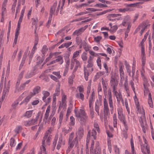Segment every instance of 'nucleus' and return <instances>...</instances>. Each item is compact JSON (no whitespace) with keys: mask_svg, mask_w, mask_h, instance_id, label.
I'll list each match as a JSON object with an SVG mask.
<instances>
[{"mask_svg":"<svg viewBox=\"0 0 154 154\" xmlns=\"http://www.w3.org/2000/svg\"><path fill=\"white\" fill-rule=\"evenodd\" d=\"M74 113L80 124L82 125H85L88 122L89 118L85 110L83 109H75Z\"/></svg>","mask_w":154,"mask_h":154,"instance_id":"obj_1","label":"nucleus"},{"mask_svg":"<svg viewBox=\"0 0 154 154\" xmlns=\"http://www.w3.org/2000/svg\"><path fill=\"white\" fill-rule=\"evenodd\" d=\"M107 98L108 100L110 108V111L111 113L113 111L114 107L113 106V102L112 98V93L110 90L108 91Z\"/></svg>","mask_w":154,"mask_h":154,"instance_id":"obj_2","label":"nucleus"},{"mask_svg":"<svg viewBox=\"0 0 154 154\" xmlns=\"http://www.w3.org/2000/svg\"><path fill=\"white\" fill-rule=\"evenodd\" d=\"M150 24L149 23V21L148 20H146L142 22L138 26L137 28L136 29L135 32H138L141 29V27H145V28H147L150 26Z\"/></svg>","mask_w":154,"mask_h":154,"instance_id":"obj_3","label":"nucleus"},{"mask_svg":"<svg viewBox=\"0 0 154 154\" xmlns=\"http://www.w3.org/2000/svg\"><path fill=\"white\" fill-rule=\"evenodd\" d=\"M144 140L145 143L143 144V146L141 147V151L144 154H150L149 148L147 146L146 142V140L145 138L144 139Z\"/></svg>","mask_w":154,"mask_h":154,"instance_id":"obj_4","label":"nucleus"},{"mask_svg":"<svg viewBox=\"0 0 154 154\" xmlns=\"http://www.w3.org/2000/svg\"><path fill=\"white\" fill-rule=\"evenodd\" d=\"M118 118L120 121L125 119V116L123 114L122 109L121 107H119L117 109Z\"/></svg>","mask_w":154,"mask_h":154,"instance_id":"obj_5","label":"nucleus"},{"mask_svg":"<svg viewBox=\"0 0 154 154\" xmlns=\"http://www.w3.org/2000/svg\"><path fill=\"white\" fill-rule=\"evenodd\" d=\"M103 105L104 114L106 115H108V112H109V109L106 97L103 99Z\"/></svg>","mask_w":154,"mask_h":154,"instance_id":"obj_6","label":"nucleus"},{"mask_svg":"<svg viewBox=\"0 0 154 154\" xmlns=\"http://www.w3.org/2000/svg\"><path fill=\"white\" fill-rule=\"evenodd\" d=\"M124 66L122 65L119 66V72L120 77V82L122 83L123 81L125 79V73L123 71Z\"/></svg>","mask_w":154,"mask_h":154,"instance_id":"obj_7","label":"nucleus"},{"mask_svg":"<svg viewBox=\"0 0 154 154\" xmlns=\"http://www.w3.org/2000/svg\"><path fill=\"white\" fill-rule=\"evenodd\" d=\"M86 26H85L84 27H82L79 29L75 30L73 33V35H76L78 36L81 35L86 29Z\"/></svg>","mask_w":154,"mask_h":154,"instance_id":"obj_8","label":"nucleus"},{"mask_svg":"<svg viewBox=\"0 0 154 154\" xmlns=\"http://www.w3.org/2000/svg\"><path fill=\"white\" fill-rule=\"evenodd\" d=\"M131 17L129 15H127L125 16L122 22V24L123 26H126V24L131 23Z\"/></svg>","mask_w":154,"mask_h":154,"instance_id":"obj_9","label":"nucleus"},{"mask_svg":"<svg viewBox=\"0 0 154 154\" xmlns=\"http://www.w3.org/2000/svg\"><path fill=\"white\" fill-rule=\"evenodd\" d=\"M110 85L112 89L116 88L118 86V82L116 81L114 78L111 77L110 80Z\"/></svg>","mask_w":154,"mask_h":154,"instance_id":"obj_10","label":"nucleus"},{"mask_svg":"<svg viewBox=\"0 0 154 154\" xmlns=\"http://www.w3.org/2000/svg\"><path fill=\"white\" fill-rule=\"evenodd\" d=\"M102 102L101 100H97L95 103V109L96 112L97 113L98 115H99V107L102 105Z\"/></svg>","mask_w":154,"mask_h":154,"instance_id":"obj_11","label":"nucleus"},{"mask_svg":"<svg viewBox=\"0 0 154 154\" xmlns=\"http://www.w3.org/2000/svg\"><path fill=\"white\" fill-rule=\"evenodd\" d=\"M51 107L50 106H48L46 109L45 113L43 118V121L45 123L47 122V119H48L49 114L50 111Z\"/></svg>","mask_w":154,"mask_h":154,"instance_id":"obj_12","label":"nucleus"},{"mask_svg":"<svg viewBox=\"0 0 154 154\" xmlns=\"http://www.w3.org/2000/svg\"><path fill=\"white\" fill-rule=\"evenodd\" d=\"M77 137L78 136L79 139L81 138L84 135V129L82 127H80L78 128V131L76 133Z\"/></svg>","mask_w":154,"mask_h":154,"instance_id":"obj_13","label":"nucleus"},{"mask_svg":"<svg viewBox=\"0 0 154 154\" xmlns=\"http://www.w3.org/2000/svg\"><path fill=\"white\" fill-rule=\"evenodd\" d=\"M57 4V2H55L51 7L49 12V15L51 17V16H52L53 14L54 13Z\"/></svg>","mask_w":154,"mask_h":154,"instance_id":"obj_14","label":"nucleus"},{"mask_svg":"<svg viewBox=\"0 0 154 154\" xmlns=\"http://www.w3.org/2000/svg\"><path fill=\"white\" fill-rule=\"evenodd\" d=\"M101 82L103 88V90L104 93L106 92L107 86L108 85L107 82L106 80H104L103 78L101 79Z\"/></svg>","mask_w":154,"mask_h":154,"instance_id":"obj_15","label":"nucleus"},{"mask_svg":"<svg viewBox=\"0 0 154 154\" xmlns=\"http://www.w3.org/2000/svg\"><path fill=\"white\" fill-rule=\"evenodd\" d=\"M93 57H92L91 55L90 56L88 60L87 63L88 64L87 66V68H91L93 66Z\"/></svg>","mask_w":154,"mask_h":154,"instance_id":"obj_16","label":"nucleus"},{"mask_svg":"<svg viewBox=\"0 0 154 154\" xmlns=\"http://www.w3.org/2000/svg\"><path fill=\"white\" fill-rule=\"evenodd\" d=\"M74 61L75 62V65L74 68V69L72 72V73H73L75 72L77 70L78 67L80 68L81 67V64L80 63V62L76 58L74 59Z\"/></svg>","mask_w":154,"mask_h":154,"instance_id":"obj_17","label":"nucleus"},{"mask_svg":"<svg viewBox=\"0 0 154 154\" xmlns=\"http://www.w3.org/2000/svg\"><path fill=\"white\" fill-rule=\"evenodd\" d=\"M74 137V133L73 132H72L69 135V137L68 139V141H76L77 143L78 142L77 140V136H76L74 139L73 138Z\"/></svg>","mask_w":154,"mask_h":154,"instance_id":"obj_18","label":"nucleus"},{"mask_svg":"<svg viewBox=\"0 0 154 154\" xmlns=\"http://www.w3.org/2000/svg\"><path fill=\"white\" fill-rule=\"evenodd\" d=\"M83 70L85 79L86 81H88V76L89 75V71H90V70L87 69L85 66H84L83 68Z\"/></svg>","mask_w":154,"mask_h":154,"instance_id":"obj_19","label":"nucleus"},{"mask_svg":"<svg viewBox=\"0 0 154 154\" xmlns=\"http://www.w3.org/2000/svg\"><path fill=\"white\" fill-rule=\"evenodd\" d=\"M40 89L41 88L39 86H36L33 89V92L31 94L33 96L36 94L38 93L40 91Z\"/></svg>","mask_w":154,"mask_h":154,"instance_id":"obj_20","label":"nucleus"},{"mask_svg":"<svg viewBox=\"0 0 154 154\" xmlns=\"http://www.w3.org/2000/svg\"><path fill=\"white\" fill-rule=\"evenodd\" d=\"M76 141H68V143L69 146L68 147V149L66 150L67 152H69L74 146L75 143Z\"/></svg>","mask_w":154,"mask_h":154,"instance_id":"obj_21","label":"nucleus"},{"mask_svg":"<svg viewBox=\"0 0 154 154\" xmlns=\"http://www.w3.org/2000/svg\"><path fill=\"white\" fill-rule=\"evenodd\" d=\"M91 137L92 140H95L97 138V132L94 129H93L91 131Z\"/></svg>","mask_w":154,"mask_h":154,"instance_id":"obj_22","label":"nucleus"},{"mask_svg":"<svg viewBox=\"0 0 154 154\" xmlns=\"http://www.w3.org/2000/svg\"><path fill=\"white\" fill-rule=\"evenodd\" d=\"M75 76V75L72 73V74L68 78V82L70 86H72L73 84V79H74Z\"/></svg>","mask_w":154,"mask_h":154,"instance_id":"obj_23","label":"nucleus"},{"mask_svg":"<svg viewBox=\"0 0 154 154\" xmlns=\"http://www.w3.org/2000/svg\"><path fill=\"white\" fill-rule=\"evenodd\" d=\"M56 61L57 62H58L59 64H62L63 62V57L62 55H59L58 56L56 59Z\"/></svg>","mask_w":154,"mask_h":154,"instance_id":"obj_24","label":"nucleus"},{"mask_svg":"<svg viewBox=\"0 0 154 154\" xmlns=\"http://www.w3.org/2000/svg\"><path fill=\"white\" fill-rule=\"evenodd\" d=\"M125 64L127 72L128 73L129 75L131 76V70L129 64L127 63L126 61L125 62Z\"/></svg>","mask_w":154,"mask_h":154,"instance_id":"obj_25","label":"nucleus"},{"mask_svg":"<svg viewBox=\"0 0 154 154\" xmlns=\"http://www.w3.org/2000/svg\"><path fill=\"white\" fill-rule=\"evenodd\" d=\"M113 126L114 127L116 128L117 127V119L116 115V113H114L113 116Z\"/></svg>","mask_w":154,"mask_h":154,"instance_id":"obj_26","label":"nucleus"},{"mask_svg":"<svg viewBox=\"0 0 154 154\" xmlns=\"http://www.w3.org/2000/svg\"><path fill=\"white\" fill-rule=\"evenodd\" d=\"M33 112V110L27 111L23 116L27 118H29L32 116Z\"/></svg>","mask_w":154,"mask_h":154,"instance_id":"obj_27","label":"nucleus"},{"mask_svg":"<svg viewBox=\"0 0 154 154\" xmlns=\"http://www.w3.org/2000/svg\"><path fill=\"white\" fill-rule=\"evenodd\" d=\"M63 143V138L62 137H60L59 139V140L58 144L57 146V149L59 150L62 144Z\"/></svg>","mask_w":154,"mask_h":154,"instance_id":"obj_28","label":"nucleus"},{"mask_svg":"<svg viewBox=\"0 0 154 154\" xmlns=\"http://www.w3.org/2000/svg\"><path fill=\"white\" fill-rule=\"evenodd\" d=\"M124 86L125 89L127 93L128 94V95L129 96V87L128 86V80H127V79H126L125 81V82L124 84Z\"/></svg>","mask_w":154,"mask_h":154,"instance_id":"obj_29","label":"nucleus"},{"mask_svg":"<svg viewBox=\"0 0 154 154\" xmlns=\"http://www.w3.org/2000/svg\"><path fill=\"white\" fill-rule=\"evenodd\" d=\"M70 121L69 125L70 126L74 125L75 123V118L72 116H71L70 117Z\"/></svg>","mask_w":154,"mask_h":154,"instance_id":"obj_30","label":"nucleus"},{"mask_svg":"<svg viewBox=\"0 0 154 154\" xmlns=\"http://www.w3.org/2000/svg\"><path fill=\"white\" fill-rule=\"evenodd\" d=\"M42 94L43 95V96L42 97V100L43 101H45L46 98L50 95V93L47 91H43Z\"/></svg>","mask_w":154,"mask_h":154,"instance_id":"obj_31","label":"nucleus"},{"mask_svg":"<svg viewBox=\"0 0 154 154\" xmlns=\"http://www.w3.org/2000/svg\"><path fill=\"white\" fill-rule=\"evenodd\" d=\"M75 96L77 98L81 99L82 101L84 100V95L82 93H77L75 94Z\"/></svg>","mask_w":154,"mask_h":154,"instance_id":"obj_32","label":"nucleus"},{"mask_svg":"<svg viewBox=\"0 0 154 154\" xmlns=\"http://www.w3.org/2000/svg\"><path fill=\"white\" fill-rule=\"evenodd\" d=\"M16 140L13 137H11L10 139V146L11 147H14L16 145Z\"/></svg>","mask_w":154,"mask_h":154,"instance_id":"obj_33","label":"nucleus"},{"mask_svg":"<svg viewBox=\"0 0 154 154\" xmlns=\"http://www.w3.org/2000/svg\"><path fill=\"white\" fill-rule=\"evenodd\" d=\"M102 58L101 57H98L97 60V63L98 66L99 67L100 69H101V59Z\"/></svg>","mask_w":154,"mask_h":154,"instance_id":"obj_34","label":"nucleus"},{"mask_svg":"<svg viewBox=\"0 0 154 154\" xmlns=\"http://www.w3.org/2000/svg\"><path fill=\"white\" fill-rule=\"evenodd\" d=\"M149 31H148L144 35L143 38L142 40L141 43L140 44V45H144L143 44H144V42L145 41L147 37L149 34Z\"/></svg>","mask_w":154,"mask_h":154,"instance_id":"obj_35","label":"nucleus"},{"mask_svg":"<svg viewBox=\"0 0 154 154\" xmlns=\"http://www.w3.org/2000/svg\"><path fill=\"white\" fill-rule=\"evenodd\" d=\"M87 53L86 52H83L81 56V58L83 61H86L87 60Z\"/></svg>","mask_w":154,"mask_h":154,"instance_id":"obj_36","label":"nucleus"},{"mask_svg":"<svg viewBox=\"0 0 154 154\" xmlns=\"http://www.w3.org/2000/svg\"><path fill=\"white\" fill-rule=\"evenodd\" d=\"M35 75L34 72L33 71L28 72L25 76L26 79L30 78Z\"/></svg>","mask_w":154,"mask_h":154,"instance_id":"obj_37","label":"nucleus"},{"mask_svg":"<svg viewBox=\"0 0 154 154\" xmlns=\"http://www.w3.org/2000/svg\"><path fill=\"white\" fill-rule=\"evenodd\" d=\"M116 97L117 99V101L118 103H119L120 102V100L123 99L122 96L121 92H119V94H118Z\"/></svg>","mask_w":154,"mask_h":154,"instance_id":"obj_38","label":"nucleus"},{"mask_svg":"<svg viewBox=\"0 0 154 154\" xmlns=\"http://www.w3.org/2000/svg\"><path fill=\"white\" fill-rule=\"evenodd\" d=\"M32 96L33 95L31 94L29 95L23 100V102H24L26 104H27Z\"/></svg>","mask_w":154,"mask_h":154,"instance_id":"obj_39","label":"nucleus"},{"mask_svg":"<svg viewBox=\"0 0 154 154\" xmlns=\"http://www.w3.org/2000/svg\"><path fill=\"white\" fill-rule=\"evenodd\" d=\"M81 50L76 51L73 54L72 58L74 59L75 58L79 56V54L81 53Z\"/></svg>","mask_w":154,"mask_h":154,"instance_id":"obj_40","label":"nucleus"},{"mask_svg":"<svg viewBox=\"0 0 154 154\" xmlns=\"http://www.w3.org/2000/svg\"><path fill=\"white\" fill-rule=\"evenodd\" d=\"M141 126L142 128V130L144 133H145L146 132V130L147 127V125L145 124V125L143 123V121H142V122L141 123Z\"/></svg>","mask_w":154,"mask_h":154,"instance_id":"obj_41","label":"nucleus"},{"mask_svg":"<svg viewBox=\"0 0 154 154\" xmlns=\"http://www.w3.org/2000/svg\"><path fill=\"white\" fill-rule=\"evenodd\" d=\"M48 50V48L47 47V46L45 45L43 46L42 48V52L43 54V56L45 53L47 52Z\"/></svg>","mask_w":154,"mask_h":154,"instance_id":"obj_42","label":"nucleus"},{"mask_svg":"<svg viewBox=\"0 0 154 154\" xmlns=\"http://www.w3.org/2000/svg\"><path fill=\"white\" fill-rule=\"evenodd\" d=\"M125 107L127 111L128 112V115H129L130 113V111L129 108L128 107V100L127 98H125Z\"/></svg>","mask_w":154,"mask_h":154,"instance_id":"obj_43","label":"nucleus"},{"mask_svg":"<svg viewBox=\"0 0 154 154\" xmlns=\"http://www.w3.org/2000/svg\"><path fill=\"white\" fill-rule=\"evenodd\" d=\"M32 122L30 120L28 121H24L23 123L25 126L27 127L32 125Z\"/></svg>","mask_w":154,"mask_h":154,"instance_id":"obj_44","label":"nucleus"},{"mask_svg":"<svg viewBox=\"0 0 154 154\" xmlns=\"http://www.w3.org/2000/svg\"><path fill=\"white\" fill-rule=\"evenodd\" d=\"M95 99V93L94 91L92 92L91 96H90V98L89 100V102L93 103Z\"/></svg>","mask_w":154,"mask_h":154,"instance_id":"obj_45","label":"nucleus"},{"mask_svg":"<svg viewBox=\"0 0 154 154\" xmlns=\"http://www.w3.org/2000/svg\"><path fill=\"white\" fill-rule=\"evenodd\" d=\"M129 10V9L127 8H120L118 9V10L119 12L122 13H125L126 12L128 11Z\"/></svg>","mask_w":154,"mask_h":154,"instance_id":"obj_46","label":"nucleus"},{"mask_svg":"<svg viewBox=\"0 0 154 154\" xmlns=\"http://www.w3.org/2000/svg\"><path fill=\"white\" fill-rule=\"evenodd\" d=\"M63 113L62 112H61L60 113L59 120V124L60 125H61L63 119Z\"/></svg>","mask_w":154,"mask_h":154,"instance_id":"obj_47","label":"nucleus"},{"mask_svg":"<svg viewBox=\"0 0 154 154\" xmlns=\"http://www.w3.org/2000/svg\"><path fill=\"white\" fill-rule=\"evenodd\" d=\"M150 36H149L148 37V39H149V47H148V49H149V53H150L151 50L152 48V43L151 42V41L150 40Z\"/></svg>","mask_w":154,"mask_h":154,"instance_id":"obj_48","label":"nucleus"},{"mask_svg":"<svg viewBox=\"0 0 154 154\" xmlns=\"http://www.w3.org/2000/svg\"><path fill=\"white\" fill-rule=\"evenodd\" d=\"M83 47L86 52L89 51L90 48H91L86 42H85L84 44L83 45Z\"/></svg>","mask_w":154,"mask_h":154,"instance_id":"obj_49","label":"nucleus"},{"mask_svg":"<svg viewBox=\"0 0 154 154\" xmlns=\"http://www.w3.org/2000/svg\"><path fill=\"white\" fill-rule=\"evenodd\" d=\"M91 131H89L86 137V143H89L90 139L91 138Z\"/></svg>","mask_w":154,"mask_h":154,"instance_id":"obj_50","label":"nucleus"},{"mask_svg":"<svg viewBox=\"0 0 154 154\" xmlns=\"http://www.w3.org/2000/svg\"><path fill=\"white\" fill-rule=\"evenodd\" d=\"M19 102L18 100H15L11 105V107L13 109H15L18 104Z\"/></svg>","mask_w":154,"mask_h":154,"instance_id":"obj_51","label":"nucleus"},{"mask_svg":"<svg viewBox=\"0 0 154 154\" xmlns=\"http://www.w3.org/2000/svg\"><path fill=\"white\" fill-rule=\"evenodd\" d=\"M68 128V129L64 128L63 129V131L64 132L65 134H67L72 131V126L69 127Z\"/></svg>","mask_w":154,"mask_h":154,"instance_id":"obj_52","label":"nucleus"},{"mask_svg":"<svg viewBox=\"0 0 154 154\" xmlns=\"http://www.w3.org/2000/svg\"><path fill=\"white\" fill-rule=\"evenodd\" d=\"M62 103H60V105L59 106L58 109V111H59V110H60V109L63 106H65L66 105V101L64 100H62Z\"/></svg>","mask_w":154,"mask_h":154,"instance_id":"obj_53","label":"nucleus"},{"mask_svg":"<svg viewBox=\"0 0 154 154\" xmlns=\"http://www.w3.org/2000/svg\"><path fill=\"white\" fill-rule=\"evenodd\" d=\"M94 128H95L96 130L98 132L100 133V130L99 126L97 122H94Z\"/></svg>","mask_w":154,"mask_h":154,"instance_id":"obj_54","label":"nucleus"},{"mask_svg":"<svg viewBox=\"0 0 154 154\" xmlns=\"http://www.w3.org/2000/svg\"><path fill=\"white\" fill-rule=\"evenodd\" d=\"M131 151L132 152V154H134V144L133 141V139L131 138Z\"/></svg>","mask_w":154,"mask_h":154,"instance_id":"obj_55","label":"nucleus"},{"mask_svg":"<svg viewBox=\"0 0 154 154\" xmlns=\"http://www.w3.org/2000/svg\"><path fill=\"white\" fill-rule=\"evenodd\" d=\"M141 66H144L146 62V57L145 56H141Z\"/></svg>","mask_w":154,"mask_h":154,"instance_id":"obj_56","label":"nucleus"},{"mask_svg":"<svg viewBox=\"0 0 154 154\" xmlns=\"http://www.w3.org/2000/svg\"><path fill=\"white\" fill-rule=\"evenodd\" d=\"M52 74L56 76L58 79H60L61 77V76L60 75V71L53 72H52Z\"/></svg>","mask_w":154,"mask_h":154,"instance_id":"obj_57","label":"nucleus"},{"mask_svg":"<svg viewBox=\"0 0 154 154\" xmlns=\"http://www.w3.org/2000/svg\"><path fill=\"white\" fill-rule=\"evenodd\" d=\"M20 82V80L19 79H17V81L16 82V86H15V92H16L17 91H18V86Z\"/></svg>","mask_w":154,"mask_h":154,"instance_id":"obj_58","label":"nucleus"},{"mask_svg":"<svg viewBox=\"0 0 154 154\" xmlns=\"http://www.w3.org/2000/svg\"><path fill=\"white\" fill-rule=\"evenodd\" d=\"M102 38L101 36H98L96 37H94V40L95 42H98L102 39Z\"/></svg>","mask_w":154,"mask_h":154,"instance_id":"obj_59","label":"nucleus"},{"mask_svg":"<svg viewBox=\"0 0 154 154\" xmlns=\"http://www.w3.org/2000/svg\"><path fill=\"white\" fill-rule=\"evenodd\" d=\"M141 46V56H145V50L144 45Z\"/></svg>","mask_w":154,"mask_h":154,"instance_id":"obj_60","label":"nucleus"},{"mask_svg":"<svg viewBox=\"0 0 154 154\" xmlns=\"http://www.w3.org/2000/svg\"><path fill=\"white\" fill-rule=\"evenodd\" d=\"M130 84L133 91L134 92V93L135 94V88L134 87V83L132 80H131Z\"/></svg>","mask_w":154,"mask_h":154,"instance_id":"obj_61","label":"nucleus"},{"mask_svg":"<svg viewBox=\"0 0 154 154\" xmlns=\"http://www.w3.org/2000/svg\"><path fill=\"white\" fill-rule=\"evenodd\" d=\"M118 27L117 25L113 26L111 28L109 31L112 32H115L116 31Z\"/></svg>","mask_w":154,"mask_h":154,"instance_id":"obj_62","label":"nucleus"},{"mask_svg":"<svg viewBox=\"0 0 154 154\" xmlns=\"http://www.w3.org/2000/svg\"><path fill=\"white\" fill-rule=\"evenodd\" d=\"M58 139V137H55L54 140L53 142V147L54 148L56 146L57 140Z\"/></svg>","mask_w":154,"mask_h":154,"instance_id":"obj_63","label":"nucleus"},{"mask_svg":"<svg viewBox=\"0 0 154 154\" xmlns=\"http://www.w3.org/2000/svg\"><path fill=\"white\" fill-rule=\"evenodd\" d=\"M21 129H22V128L21 126H18L16 127V128L14 130V131L16 134L19 133V131Z\"/></svg>","mask_w":154,"mask_h":154,"instance_id":"obj_64","label":"nucleus"}]
</instances>
